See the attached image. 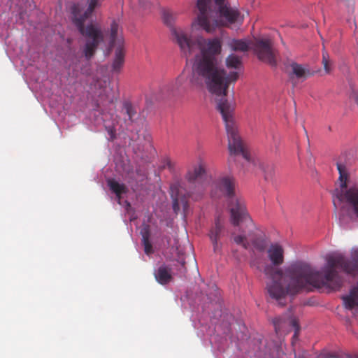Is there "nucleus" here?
Masks as SVG:
<instances>
[{"label":"nucleus","mask_w":358,"mask_h":358,"mask_svg":"<svg viewBox=\"0 0 358 358\" xmlns=\"http://www.w3.org/2000/svg\"><path fill=\"white\" fill-rule=\"evenodd\" d=\"M119 26L117 23L113 21L110 24V45H119L120 42L119 40L122 41V45H123V40L122 38L117 37V31H118Z\"/></svg>","instance_id":"23"},{"label":"nucleus","mask_w":358,"mask_h":358,"mask_svg":"<svg viewBox=\"0 0 358 358\" xmlns=\"http://www.w3.org/2000/svg\"><path fill=\"white\" fill-rule=\"evenodd\" d=\"M143 243L145 254L150 255L153 252L152 244L150 243L148 236H143Z\"/></svg>","instance_id":"28"},{"label":"nucleus","mask_w":358,"mask_h":358,"mask_svg":"<svg viewBox=\"0 0 358 358\" xmlns=\"http://www.w3.org/2000/svg\"><path fill=\"white\" fill-rule=\"evenodd\" d=\"M322 64L325 72L329 73L331 69V62L329 54L326 52H323L322 53Z\"/></svg>","instance_id":"27"},{"label":"nucleus","mask_w":358,"mask_h":358,"mask_svg":"<svg viewBox=\"0 0 358 358\" xmlns=\"http://www.w3.org/2000/svg\"><path fill=\"white\" fill-rule=\"evenodd\" d=\"M233 239L237 245H241L245 250L252 249L262 252L266 248L264 235L262 234L250 232L247 236L235 235Z\"/></svg>","instance_id":"8"},{"label":"nucleus","mask_w":358,"mask_h":358,"mask_svg":"<svg viewBox=\"0 0 358 358\" xmlns=\"http://www.w3.org/2000/svg\"><path fill=\"white\" fill-rule=\"evenodd\" d=\"M185 262L184 261H182V262H181V264H182V266L183 267L185 266Z\"/></svg>","instance_id":"32"},{"label":"nucleus","mask_w":358,"mask_h":358,"mask_svg":"<svg viewBox=\"0 0 358 358\" xmlns=\"http://www.w3.org/2000/svg\"><path fill=\"white\" fill-rule=\"evenodd\" d=\"M226 66L229 70V71L222 68L218 63L219 66L227 74L231 73H236L237 78L235 81H230L227 83L223 92L211 93L215 96V101L217 103V108L222 115V120L225 124V128L227 134L229 136V147L231 149L234 143H237V136L236 135V124L234 122V107L226 99L227 90L231 84H234L239 78V71L241 69L242 62L241 57L235 55L231 54L226 58Z\"/></svg>","instance_id":"5"},{"label":"nucleus","mask_w":358,"mask_h":358,"mask_svg":"<svg viewBox=\"0 0 358 358\" xmlns=\"http://www.w3.org/2000/svg\"><path fill=\"white\" fill-rule=\"evenodd\" d=\"M345 307L352 310L358 306V282L351 288L348 295L342 297Z\"/></svg>","instance_id":"18"},{"label":"nucleus","mask_w":358,"mask_h":358,"mask_svg":"<svg viewBox=\"0 0 358 358\" xmlns=\"http://www.w3.org/2000/svg\"><path fill=\"white\" fill-rule=\"evenodd\" d=\"M224 229V226L221 223L219 218L216 219L215 226L212 227L209 233V238L213 245L215 251L218 247V240L221 236V234Z\"/></svg>","instance_id":"21"},{"label":"nucleus","mask_w":358,"mask_h":358,"mask_svg":"<svg viewBox=\"0 0 358 358\" xmlns=\"http://www.w3.org/2000/svg\"><path fill=\"white\" fill-rule=\"evenodd\" d=\"M119 122L117 120H114L112 123V126H108L107 128H108V131L110 134L111 136L113 135L115 132V126L116 124H118Z\"/></svg>","instance_id":"30"},{"label":"nucleus","mask_w":358,"mask_h":358,"mask_svg":"<svg viewBox=\"0 0 358 358\" xmlns=\"http://www.w3.org/2000/svg\"><path fill=\"white\" fill-rule=\"evenodd\" d=\"M121 114L123 116L124 124L127 127L134 122L137 112L131 102L124 101L122 104Z\"/></svg>","instance_id":"17"},{"label":"nucleus","mask_w":358,"mask_h":358,"mask_svg":"<svg viewBox=\"0 0 358 358\" xmlns=\"http://www.w3.org/2000/svg\"><path fill=\"white\" fill-rule=\"evenodd\" d=\"M196 6L199 10L197 23L208 33L228 24L243 22V15L225 3V0H198Z\"/></svg>","instance_id":"3"},{"label":"nucleus","mask_w":358,"mask_h":358,"mask_svg":"<svg viewBox=\"0 0 358 358\" xmlns=\"http://www.w3.org/2000/svg\"><path fill=\"white\" fill-rule=\"evenodd\" d=\"M102 1L87 0V7L85 10H83L80 4H74L71 7L73 24L83 36L87 38L83 49V54L87 59L93 57L99 44L103 41V36L97 27L92 24L85 27V22L92 16L94 9L101 6Z\"/></svg>","instance_id":"4"},{"label":"nucleus","mask_w":358,"mask_h":358,"mask_svg":"<svg viewBox=\"0 0 358 358\" xmlns=\"http://www.w3.org/2000/svg\"><path fill=\"white\" fill-rule=\"evenodd\" d=\"M339 201H345L352 208V210L358 218V187H351L345 191H338L336 194Z\"/></svg>","instance_id":"13"},{"label":"nucleus","mask_w":358,"mask_h":358,"mask_svg":"<svg viewBox=\"0 0 358 358\" xmlns=\"http://www.w3.org/2000/svg\"><path fill=\"white\" fill-rule=\"evenodd\" d=\"M206 172L204 166L201 163L189 169L186 174L187 180L192 185H195L194 191H186L178 181L171 184L170 187L171 196L173 200V209L176 213L180 210L182 206L185 210L188 207L187 197H192L197 200L204 191L203 180Z\"/></svg>","instance_id":"6"},{"label":"nucleus","mask_w":358,"mask_h":358,"mask_svg":"<svg viewBox=\"0 0 358 358\" xmlns=\"http://www.w3.org/2000/svg\"><path fill=\"white\" fill-rule=\"evenodd\" d=\"M229 211L231 222L233 225L238 226L242 223H252L243 199L232 198L229 203Z\"/></svg>","instance_id":"9"},{"label":"nucleus","mask_w":358,"mask_h":358,"mask_svg":"<svg viewBox=\"0 0 358 358\" xmlns=\"http://www.w3.org/2000/svg\"><path fill=\"white\" fill-rule=\"evenodd\" d=\"M140 4H141L142 6H143V3H142V1H140Z\"/></svg>","instance_id":"33"},{"label":"nucleus","mask_w":358,"mask_h":358,"mask_svg":"<svg viewBox=\"0 0 358 358\" xmlns=\"http://www.w3.org/2000/svg\"><path fill=\"white\" fill-rule=\"evenodd\" d=\"M268 258L273 266H280L284 262V250L279 244H273L268 250Z\"/></svg>","instance_id":"15"},{"label":"nucleus","mask_w":358,"mask_h":358,"mask_svg":"<svg viewBox=\"0 0 358 358\" xmlns=\"http://www.w3.org/2000/svg\"><path fill=\"white\" fill-rule=\"evenodd\" d=\"M108 185L110 189L116 194L119 199L121 198V195L127 192V187L123 183H119L115 179L108 180Z\"/></svg>","instance_id":"22"},{"label":"nucleus","mask_w":358,"mask_h":358,"mask_svg":"<svg viewBox=\"0 0 358 358\" xmlns=\"http://www.w3.org/2000/svg\"><path fill=\"white\" fill-rule=\"evenodd\" d=\"M176 18V14L173 11L166 9L162 11V19L164 23L171 27V30L173 27V24Z\"/></svg>","instance_id":"25"},{"label":"nucleus","mask_w":358,"mask_h":358,"mask_svg":"<svg viewBox=\"0 0 358 358\" xmlns=\"http://www.w3.org/2000/svg\"><path fill=\"white\" fill-rule=\"evenodd\" d=\"M166 167H167L170 170H172L173 169V162L167 159L166 161H165V165H164Z\"/></svg>","instance_id":"31"},{"label":"nucleus","mask_w":358,"mask_h":358,"mask_svg":"<svg viewBox=\"0 0 358 358\" xmlns=\"http://www.w3.org/2000/svg\"><path fill=\"white\" fill-rule=\"evenodd\" d=\"M273 323L277 334L289 332L292 329H294V334L292 337V343H294V340L298 339L300 327L298 320L295 317L289 315L287 316L278 317L273 319Z\"/></svg>","instance_id":"11"},{"label":"nucleus","mask_w":358,"mask_h":358,"mask_svg":"<svg viewBox=\"0 0 358 358\" xmlns=\"http://www.w3.org/2000/svg\"><path fill=\"white\" fill-rule=\"evenodd\" d=\"M326 261L322 271L303 262L292 264L284 271L272 265H266L264 273L268 279L266 284L268 293L283 306L288 294H296L310 286L339 289L343 285V279L336 271L337 268L351 276L358 275V248L352 249L350 259L336 252L328 255Z\"/></svg>","instance_id":"1"},{"label":"nucleus","mask_w":358,"mask_h":358,"mask_svg":"<svg viewBox=\"0 0 358 358\" xmlns=\"http://www.w3.org/2000/svg\"><path fill=\"white\" fill-rule=\"evenodd\" d=\"M120 45L116 46L115 51V58L113 62L112 69L113 71L119 72L124 63V50L122 45V41L119 40Z\"/></svg>","instance_id":"19"},{"label":"nucleus","mask_w":358,"mask_h":358,"mask_svg":"<svg viewBox=\"0 0 358 358\" xmlns=\"http://www.w3.org/2000/svg\"><path fill=\"white\" fill-rule=\"evenodd\" d=\"M193 75V66L192 67V71L184 69L173 83L166 87L168 94L169 95L170 94H173L175 92L178 91L180 89L182 88L184 85L187 82L194 86L200 85L202 80L205 83V79L201 76H196L198 79L197 83H192L191 81V77Z\"/></svg>","instance_id":"12"},{"label":"nucleus","mask_w":358,"mask_h":358,"mask_svg":"<svg viewBox=\"0 0 358 358\" xmlns=\"http://www.w3.org/2000/svg\"><path fill=\"white\" fill-rule=\"evenodd\" d=\"M334 205L336 207V204L335 201H334Z\"/></svg>","instance_id":"34"},{"label":"nucleus","mask_w":358,"mask_h":358,"mask_svg":"<svg viewBox=\"0 0 358 358\" xmlns=\"http://www.w3.org/2000/svg\"><path fill=\"white\" fill-rule=\"evenodd\" d=\"M255 50L258 58L272 66H276L275 49L273 42L270 38H259L256 41Z\"/></svg>","instance_id":"10"},{"label":"nucleus","mask_w":358,"mask_h":358,"mask_svg":"<svg viewBox=\"0 0 358 358\" xmlns=\"http://www.w3.org/2000/svg\"><path fill=\"white\" fill-rule=\"evenodd\" d=\"M236 135L237 136V143H234L233 148L231 149L229 147V136H228V148L230 152V157L229 158V164H231L232 162H235L236 157H241L247 164L249 165L252 164L253 166L258 165L259 169L264 173V179L268 182H271L274 178V166L272 164H266L260 162H256L255 160H252L245 145L241 139V137L237 131V128L236 127ZM227 136H229L227 134Z\"/></svg>","instance_id":"7"},{"label":"nucleus","mask_w":358,"mask_h":358,"mask_svg":"<svg viewBox=\"0 0 358 358\" xmlns=\"http://www.w3.org/2000/svg\"><path fill=\"white\" fill-rule=\"evenodd\" d=\"M292 72L290 73V78L292 79L295 76L298 79L306 80L309 76L311 75L310 70L301 64L296 62H292L290 64Z\"/></svg>","instance_id":"20"},{"label":"nucleus","mask_w":358,"mask_h":358,"mask_svg":"<svg viewBox=\"0 0 358 358\" xmlns=\"http://www.w3.org/2000/svg\"><path fill=\"white\" fill-rule=\"evenodd\" d=\"M234 184L235 181L233 177L224 176L217 181L215 186L220 189L222 194L232 197L234 195Z\"/></svg>","instance_id":"14"},{"label":"nucleus","mask_w":358,"mask_h":358,"mask_svg":"<svg viewBox=\"0 0 358 358\" xmlns=\"http://www.w3.org/2000/svg\"><path fill=\"white\" fill-rule=\"evenodd\" d=\"M229 46L234 51L245 52L249 48L248 43L243 40L233 39L230 41Z\"/></svg>","instance_id":"26"},{"label":"nucleus","mask_w":358,"mask_h":358,"mask_svg":"<svg viewBox=\"0 0 358 358\" xmlns=\"http://www.w3.org/2000/svg\"><path fill=\"white\" fill-rule=\"evenodd\" d=\"M173 41L180 48L181 55L188 59L194 56L192 83H197L196 76L205 79L210 93L223 92L229 82L235 81L236 73H227L218 65L217 56L221 54L222 41L219 37L206 38L192 36L191 33L180 27L172 28Z\"/></svg>","instance_id":"2"},{"label":"nucleus","mask_w":358,"mask_h":358,"mask_svg":"<svg viewBox=\"0 0 358 358\" xmlns=\"http://www.w3.org/2000/svg\"><path fill=\"white\" fill-rule=\"evenodd\" d=\"M337 169L339 173V180L341 182V187L345 188L347 186V180L348 178V173L345 164L341 162H337Z\"/></svg>","instance_id":"24"},{"label":"nucleus","mask_w":358,"mask_h":358,"mask_svg":"<svg viewBox=\"0 0 358 358\" xmlns=\"http://www.w3.org/2000/svg\"><path fill=\"white\" fill-rule=\"evenodd\" d=\"M156 280L161 285H167L172 280L171 268L163 264L154 273Z\"/></svg>","instance_id":"16"},{"label":"nucleus","mask_w":358,"mask_h":358,"mask_svg":"<svg viewBox=\"0 0 358 358\" xmlns=\"http://www.w3.org/2000/svg\"><path fill=\"white\" fill-rule=\"evenodd\" d=\"M332 357L330 355H320L315 357H312L306 351H303L301 354H295V358H329Z\"/></svg>","instance_id":"29"}]
</instances>
